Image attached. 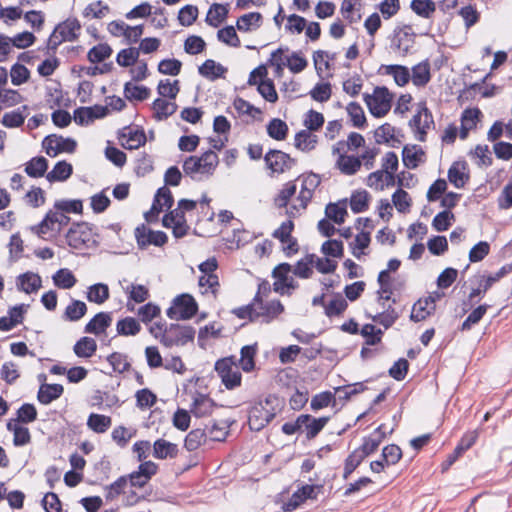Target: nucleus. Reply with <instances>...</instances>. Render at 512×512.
Instances as JSON below:
<instances>
[{
    "label": "nucleus",
    "instance_id": "1",
    "mask_svg": "<svg viewBox=\"0 0 512 512\" xmlns=\"http://www.w3.org/2000/svg\"><path fill=\"white\" fill-rule=\"evenodd\" d=\"M219 162L218 155L208 150L201 157L190 156L183 163V170L186 175L195 179V174L211 175Z\"/></svg>",
    "mask_w": 512,
    "mask_h": 512
},
{
    "label": "nucleus",
    "instance_id": "2",
    "mask_svg": "<svg viewBox=\"0 0 512 512\" xmlns=\"http://www.w3.org/2000/svg\"><path fill=\"white\" fill-rule=\"evenodd\" d=\"M275 416L276 411L273 407V399L269 396L251 407L248 416L249 427L253 431H261Z\"/></svg>",
    "mask_w": 512,
    "mask_h": 512
},
{
    "label": "nucleus",
    "instance_id": "3",
    "mask_svg": "<svg viewBox=\"0 0 512 512\" xmlns=\"http://www.w3.org/2000/svg\"><path fill=\"white\" fill-rule=\"evenodd\" d=\"M364 101L368 106L370 113L373 116L380 118L390 111L392 94L385 86L376 87L373 95H364Z\"/></svg>",
    "mask_w": 512,
    "mask_h": 512
},
{
    "label": "nucleus",
    "instance_id": "4",
    "mask_svg": "<svg viewBox=\"0 0 512 512\" xmlns=\"http://www.w3.org/2000/svg\"><path fill=\"white\" fill-rule=\"evenodd\" d=\"M198 311L195 299L189 294H181L173 299L172 306L166 311L172 320L191 319Z\"/></svg>",
    "mask_w": 512,
    "mask_h": 512
},
{
    "label": "nucleus",
    "instance_id": "5",
    "mask_svg": "<svg viewBox=\"0 0 512 512\" xmlns=\"http://www.w3.org/2000/svg\"><path fill=\"white\" fill-rule=\"evenodd\" d=\"M67 244L74 249L89 248L95 243L94 233L88 223H74L66 234Z\"/></svg>",
    "mask_w": 512,
    "mask_h": 512
},
{
    "label": "nucleus",
    "instance_id": "6",
    "mask_svg": "<svg viewBox=\"0 0 512 512\" xmlns=\"http://www.w3.org/2000/svg\"><path fill=\"white\" fill-rule=\"evenodd\" d=\"M195 330L191 326H182L179 324H170L165 328L161 343L170 348L173 346H184L188 342L193 341Z\"/></svg>",
    "mask_w": 512,
    "mask_h": 512
},
{
    "label": "nucleus",
    "instance_id": "7",
    "mask_svg": "<svg viewBox=\"0 0 512 512\" xmlns=\"http://www.w3.org/2000/svg\"><path fill=\"white\" fill-rule=\"evenodd\" d=\"M70 217L60 210H49L44 219L32 230L40 237H44L47 233H60L62 228L68 225Z\"/></svg>",
    "mask_w": 512,
    "mask_h": 512
},
{
    "label": "nucleus",
    "instance_id": "8",
    "mask_svg": "<svg viewBox=\"0 0 512 512\" xmlns=\"http://www.w3.org/2000/svg\"><path fill=\"white\" fill-rule=\"evenodd\" d=\"M215 370L227 389H233L241 383V373L231 358L220 359L215 363Z\"/></svg>",
    "mask_w": 512,
    "mask_h": 512
},
{
    "label": "nucleus",
    "instance_id": "9",
    "mask_svg": "<svg viewBox=\"0 0 512 512\" xmlns=\"http://www.w3.org/2000/svg\"><path fill=\"white\" fill-rule=\"evenodd\" d=\"M264 161L267 168L277 174L290 170L296 164V160L289 154L275 149H271L265 154Z\"/></svg>",
    "mask_w": 512,
    "mask_h": 512
},
{
    "label": "nucleus",
    "instance_id": "10",
    "mask_svg": "<svg viewBox=\"0 0 512 512\" xmlns=\"http://www.w3.org/2000/svg\"><path fill=\"white\" fill-rule=\"evenodd\" d=\"M42 145L48 156L56 157L62 152L73 153L76 150L77 143L72 138H63L52 134L44 138Z\"/></svg>",
    "mask_w": 512,
    "mask_h": 512
},
{
    "label": "nucleus",
    "instance_id": "11",
    "mask_svg": "<svg viewBox=\"0 0 512 512\" xmlns=\"http://www.w3.org/2000/svg\"><path fill=\"white\" fill-rule=\"evenodd\" d=\"M135 237L140 248L149 245L163 246L168 241V237L163 231H154L141 225L135 229Z\"/></svg>",
    "mask_w": 512,
    "mask_h": 512
},
{
    "label": "nucleus",
    "instance_id": "12",
    "mask_svg": "<svg viewBox=\"0 0 512 512\" xmlns=\"http://www.w3.org/2000/svg\"><path fill=\"white\" fill-rule=\"evenodd\" d=\"M108 114V107L94 105L91 107H79L74 110V121L81 126H87L96 119L104 118Z\"/></svg>",
    "mask_w": 512,
    "mask_h": 512
},
{
    "label": "nucleus",
    "instance_id": "13",
    "mask_svg": "<svg viewBox=\"0 0 512 512\" xmlns=\"http://www.w3.org/2000/svg\"><path fill=\"white\" fill-rule=\"evenodd\" d=\"M254 301L257 304V319L262 317L264 322H270L284 311V307L279 300L264 304L262 299L256 295Z\"/></svg>",
    "mask_w": 512,
    "mask_h": 512
},
{
    "label": "nucleus",
    "instance_id": "14",
    "mask_svg": "<svg viewBox=\"0 0 512 512\" xmlns=\"http://www.w3.org/2000/svg\"><path fill=\"white\" fill-rule=\"evenodd\" d=\"M414 36L410 25L397 28L394 30L393 46L396 50L401 51L403 55H406L414 43Z\"/></svg>",
    "mask_w": 512,
    "mask_h": 512
},
{
    "label": "nucleus",
    "instance_id": "15",
    "mask_svg": "<svg viewBox=\"0 0 512 512\" xmlns=\"http://www.w3.org/2000/svg\"><path fill=\"white\" fill-rule=\"evenodd\" d=\"M512 272V263L506 264L502 266L496 273L489 275L484 279L483 282L480 283V286L476 289H473L469 295V298L473 300L477 296L486 293L496 282H498L501 278Z\"/></svg>",
    "mask_w": 512,
    "mask_h": 512
},
{
    "label": "nucleus",
    "instance_id": "16",
    "mask_svg": "<svg viewBox=\"0 0 512 512\" xmlns=\"http://www.w3.org/2000/svg\"><path fill=\"white\" fill-rule=\"evenodd\" d=\"M121 144L126 149H138L146 143V135L143 130H132L126 127L120 134Z\"/></svg>",
    "mask_w": 512,
    "mask_h": 512
},
{
    "label": "nucleus",
    "instance_id": "17",
    "mask_svg": "<svg viewBox=\"0 0 512 512\" xmlns=\"http://www.w3.org/2000/svg\"><path fill=\"white\" fill-rule=\"evenodd\" d=\"M435 309L436 305L434 297L429 296L424 300L420 299L413 305L410 319L414 322L425 320L435 311Z\"/></svg>",
    "mask_w": 512,
    "mask_h": 512
},
{
    "label": "nucleus",
    "instance_id": "18",
    "mask_svg": "<svg viewBox=\"0 0 512 512\" xmlns=\"http://www.w3.org/2000/svg\"><path fill=\"white\" fill-rule=\"evenodd\" d=\"M112 323V316L108 312L97 313L85 326V333L100 335Z\"/></svg>",
    "mask_w": 512,
    "mask_h": 512
},
{
    "label": "nucleus",
    "instance_id": "19",
    "mask_svg": "<svg viewBox=\"0 0 512 512\" xmlns=\"http://www.w3.org/2000/svg\"><path fill=\"white\" fill-rule=\"evenodd\" d=\"M301 416H306V418L309 419L302 423V431L306 433V438L308 440L314 439L330 419L329 417L315 418L309 414H301Z\"/></svg>",
    "mask_w": 512,
    "mask_h": 512
},
{
    "label": "nucleus",
    "instance_id": "20",
    "mask_svg": "<svg viewBox=\"0 0 512 512\" xmlns=\"http://www.w3.org/2000/svg\"><path fill=\"white\" fill-rule=\"evenodd\" d=\"M228 6L229 4H212L207 12L205 22L217 28L227 18L229 13Z\"/></svg>",
    "mask_w": 512,
    "mask_h": 512
},
{
    "label": "nucleus",
    "instance_id": "21",
    "mask_svg": "<svg viewBox=\"0 0 512 512\" xmlns=\"http://www.w3.org/2000/svg\"><path fill=\"white\" fill-rule=\"evenodd\" d=\"M64 392L61 384H42L39 388L37 399L42 404H49L58 399Z\"/></svg>",
    "mask_w": 512,
    "mask_h": 512
},
{
    "label": "nucleus",
    "instance_id": "22",
    "mask_svg": "<svg viewBox=\"0 0 512 512\" xmlns=\"http://www.w3.org/2000/svg\"><path fill=\"white\" fill-rule=\"evenodd\" d=\"M214 406L215 403L211 398L198 394L193 401L191 413L198 418L205 417L212 413Z\"/></svg>",
    "mask_w": 512,
    "mask_h": 512
},
{
    "label": "nucleus",
    "instance_id": "23",
    "mask_svg": "<svg viewBox=\"0 0 512 512\" xmlns=\"http://www.w3.org/2000/svg\"><path fill=\"white\" fill-rule=\"evenodd\" d=\"M152 109L154 111L153 117L157 121H162L176 112L177 104L162 98H157L152 104Z\"/></svg>",
    "mask_w": 512,
    "mask_h": 512
},
{
    "label": "nucleus",
    "instance_id": "24",
    "mask_svg": "<svg viewBox=\"0 0 512 512\" xmlns=\"http://www.w3.org/2000/svg\"><path fill=\"white\" fill-rule=\"evenodd\" d=\"M178 454V446L164 439H158L153 444V456L156 459L175 458Z\"/></svg>",
    "mask_w": 512,
    "mask_h": 512
},
{
    "label": "nucleus",
    "instance_id": "25",
    "mask_svg": "<svg viewBox=\"0 0 512 512\" xmlns=\"http://www.w3.org/2000/svg\"><path fill=\"white\" fill-rule=\"evenodd\" d=\"M198 72L201 76L213 81L217 78L223 77L227 72V68L222 66L220 63H216L212 59H208L199 66Z\"/></svg>",
    "mask_w": 512,
    "mask_h": 512
},
{
    "label": "nucleus",
    "instance_id": "26",
    "mask_svg": "<svg viewBox=\"0 0 512 512\" xmlns=\"http://www.w3.org/2000/svg\"><path fill=\"white\" fill-rule=\"evenodd\" d=\"M361 159L356 156L341 154L336 162L337 168L345 175H354L361 168Z\"/></svg>",
    "mask_w": 512,
    "mask_h": 512
},
{
    "label": "nucleus",
    "instance_id": "27",
    "mask_svg": "<svg viewBox=\"0 0 512 512\" xmlns=\"http://www.w3.org/2000/svg\"><path fill=\"white\" fill-rule=\"evenodd\" d=\"M411 79L413 84L417 87H423L430 81V64L427 60L412 67Z\"/></svg>",
    "mask_w": 512,
    "mask_h": 512
},
{
    "label": "nucleus",
    "instance_id": "28",
    "mask_svg": "<svg viewBox=\"0 0 512 512\" xmlns=\"http://www.w3.org/2000/svg\"><path fill=\"white\" fill-rule=\"evenodd\" d=\"M55 29L56 32L64 37L65 41H74L78 37V31L81 29V25L77 19H67L58 24Z\"/></svg>",
    "mask_w": 512,
    "mask_h": 512
},
{
    "label": "nucleus",
    "instance_id": "29",
    "mask_svg": "<svg viewBox=\"0 0 512 512\" xmlns=\"http://www.w3.org/2000/svg\"><path fill=\"white\" fill-rule=\"evenodd\" d=\"M466 163H453L448 170V179L456 187L462 188L469 180V175L464 172Z\"/></svg>",
    "mask_w": 512,
    "mask_h": 512
},
{
    "label": "nucleus",
    "instance_id": "30",
    "mask_svg": "<svg viewBox=\"0 0 512 512\" xmlns=\"http://www.w3.org/2000/svg\"><path fill=\"white\" fill-rule=\"evenodd\" d=\"M73 172V167L66 161H59L54 168L46 175L49 182H61L67 180Z\"/></svg>",
    "mask_w": 512,
    "mask_h": 512
},
{
    "label": "nucleus",
    "instance_id": "31",
    "mask_svg": "<svg viewBox=\"0 0 512 512\" xmlns=\"http://www.w3.org/2000/svg\"><path fill=\"white\" fill-rule=\"evenodd\" d=\"M262 23V15L259 12H250L238 18L236 27L239 31L248 32L253 28H259Z\"/></svg>",
    "mask_w": 512,
    "mask_h": 512
},
{
    "label": "nucleus",
    "instance_id": "32",
    "mask_svg": "<svg viewBox=\"0 0 512 512\" xmlns=\"http://www.w3.org/2000/svg\"><path fill=\"white\" fill-rule=\"evenodd\" d=\"M116 331L121 336H135L141 331V325L137 319L125 317L117 322Z\"/></svg>",
    "mask_w": 512,
    "mask_h": 512
},
{
    "label": "nucleus",
    "instance_id": "33",
    "mask_svg": "<svg viewBox=\"0 0 512 512\" xmlns=\"http://www.w3.org/2000/svg\"><path fill=\"white\" fill-rule=\"evenodd\" d=\"M317 141L316 135H313L308 130H301L295 135L294 145L303 152H309L315 148Z\"/></svg>",
    "mask_w": 512,
    "mask_h": 512
},
{
    "label": "nucleus",
    "instance_id": "34",
    "mask_svg": "<svg viewBox=\"0 0 512 512\" xmlns=\"http://www.w3.org/2000/svg\"><path fill=\"white\" fill-rule=\"evenodd\" d=\"M74 353L81 358H90L97 350V343L93 338L82 337L74 345Z\"/></svg>",
    "mask_w": 512,
    "mask_h": 512
},
{
    "label": "nucleus",
    "instance_id": "35",
    "mask_svg": "<svg viewBox=\"0 0 512 512\" xmlns=\"http://www.w3.org/2000/svg\"><path fill=\"white\" fill-rule=\"evenodd\" d=\"M111 424V417L102 414L91 413L87 419L88 428L95 433H105Z\"/></svg>",
    "mask_w": 512,
    "mask_h": 512
},
{
    "label": "nucleus",
    "instance_id": "36",
    "mask_svg": "<svg viewBox=\"0 0 512 512\" xmlns=\"http://www.w3.org/2000/svg\"><path fill=\"white\" fill-rule=\"evenodd\" d=\"M48 169V161L43 156L32 158L25 167V172L32 178H39L44 176Z\"/></svg>",
    "mask_w": 512,
    "mask_h": 512
},
{
    "label": "nucleus",
    "instance_id": "37",
    "mask_svg": "<svg viewBox=\"0 0 512 512\" xmlns=\"http://www.w3.org/2000/svg\"><path fill=\"white\" fill-rule=\"evenodd\" d=\"M20 288L27 294L36 292L41 287V277L32 272H26L18 277Z\"/></svg>",
    "mask_w": 512,
    "mask_h": 512
},
{
    "label": "nucleus",
    "instance_id": "38",
    "mask_svg": "<svg viewBox=\"0 0 512 512\" xmlns=\"http://www.w3.org/2000/svg\"><path fill=\"white\" fill-rule=\"evenodd\" d=\"M410 8L416 15L429 19L436 11V4L433 0H412Z\"/></svg>",
    "mask_w": 512,
    "mask_h": 512
},
{
    "label": "nucleus",
    "instance_id": "39",
    "mask_svg": "<svg viewBox=\"0 0 512 512\" xmlns=\"http://www.w3.org/2000/svg\"><path fill=\"white\" fill-rule=\"evenodd\" d=\"M150 89L143 85H133L131 82H127L124 85V96L129 101H143L150 96Z\"/></svg>",
    "mask_w": 512,
    "mask_h": 512
},
{
    "label": "nucleus",
    "instance_id": "40",
    "mask_svg": "<svg viewBox=\"0 0 512 512\" xmlns=\"http://www.w3.org/2000/svg\"><path fill=\"white\" fill-rule=\"evenodd\" d=\"M385 74L392 75L398 86H405L410 80L409 69L402 65H386L382 67Z\"/></svg>",
    "mask_w": 512,
    "mask_h": 512
},
{
    "label": "nucleus",
    "instance_id": "41",
    "mask_svg": "<svg viewBox=\"0 0 512 512\" xmlns=\"http://www.w3.org/2000/svg\"><path fill=\"white\" fill-rule=\"evenodd\" d=\"M267 134L274 140L282 141L287 137L288 126L283 120L273 118L267 124Z\"/></svg>",
    "mask_w": 512,
    "mask_h": 512
},
{
    "label": "nucleus",
    "instance_id": "42",
    "mask_svg": "<svg viewBox=\"0 0 512 512\" xmlns=\"http://www.w3.org/2000/svg\"><path fill=\"white\" fill-rule=\"evenodd\" d=\"M52 278L55 286L60 289H70L77 282L74 274L67 268L59 269Z\"/></svg>",
    "mask_w": 512,
    "mask_h": 512
},
{
    "label": "nucleus",
    "instance_id": "43",
    "mask_svg": "<svg viewBox=\"0 0 512 512\" xmlns=\"http://www.w3.org/2000/svg\"><path fill=\"white\" fill-rule=\"evenodd\" d=\"M206 438V430L200 428L191 430L185 438L184 447L189 452L195 451L206 441Z\"/></svg>",
    "mask_w": 512,
    "mask_h": 512
},
{
    "label": "nucleus",
    "instance_id": "44",
    "mask_svg": "<svg viewBox=\"0 0 512 512\" xmlns=\"http://www.w3.org/2000/svg\"><path fill=\"white\" fill-rule=\"evenodd\" d=\"M423 155V150L421 148L417 149L416 145H414L412 148L405 146L402 151L403 164L409 169H415L421 161V156Z\"/></svg>",
    "mask_w": 512,
    "mask_h": 512
},
{
    "label": "nucleus",
    "instance_id": "45",
    "mask_svg": "<svg viewBox=\"0 0 512 512\" xmlns=\"http://www.w3.org/2000/svg\"><path fill=\"white\" fill-rule=\"evenodd\" d=\"M112 52V48L107 43H100L88 51L87 58L91 63H100L109 58Z\"/></svg>",
    "mask_w": 512,
    "mask_h": 512
},
{
    "label": "nucleus",
    "instance_id": "46",
    "mask_svg": "<svg viewBox=\"0 0 512 512\" xmlns=\"http://www.w3.org/2000/svg\"><path fill=\"white\" fill-rule=\"evenodd\" d=\"M109 298V288L106 284L97 283L89 287L87 299L97 304L104 303Z\"/></svg>",
    "mask_w": 512,
    "mask_h": 512
},
{
    "label": "nucleus",
    "instance_id": "47",
    "mask_svg": "<svg viewBox=\"0 0 512 512\" xmlns=\"http://www.w3.org/2000/svg\"><path fill=\"white\" fill-rule=\"evenodd\" d=\"M257 352V344L246 345L241 349L240 365L245 372H250L255 367L254 357Z\"/></svg>",
    "mask_w": 512,
    "mask_h": 512
},
{
    "label": "nucleus",
    "instance_id": "48",
    "mask_svg": "<svg viewBox=\"0 0 512 512\" xmlns=\"http://www.w3.org/2000/svg\"><path fill=\"white\" fill-rule=\"evenodd\" d=\"M87 312V306L83 301L73 300L65 309L64 317L69 321L80 320Z\"/></svg>",
    "mask_w": 512,
    "mask_h": 512
},
{
    "label": "nucleus",
    "instance_id": "49",
    "mask_svg": "<svg viewBox=\"0 0 512 512\" xmlns=\"http://www.w3.org/2000/svg\"><path fill=\"white\" fill-rule=\"evenodd\" d=\"M369 206V194L367 191H355L351 195L350 208L354 213H361L368 209Z\"/></svg>",
    "mask_w": 512,
    "mask_h": 512
},
{
    "label": "nucleus",
    "instance_id": "50",
    "mask_svg": "<svg viewBox=\"0 0 512 512\" xmlns=\"http://www.w3.org/2000/svg\"><path fill=\"white\" fill-rule=\"evenodd\" d=\"M123 289L128 294V299L135 303H142L149 298V290L144 285L129 284Z\"/></svg>",
    "mask_w": 512,
    "mask_h": 512
},
{
    "label": "nucleus",
    "instance_id": "51",
    "mask_svg": "<svg viewBox=\"0 0 512 512\" xmlns=\"http://www.w3.org/2000/svg\"><path fill=\"white\" fill-rule=\"evenodd\" d=\"M217 38L220 42L225 43L228 46L238 48L241 46L240 39L233 26H226L217 32Z\"/></svg>",
    "mask_w": 512,
    "mask_h": 512
},
{
    "label": "nucleus",
    "instance_id": "52",
    "mask_svg": "<svg viewBox=\"0 0 512 512\" xmlns=\"http://www.w3.org/2000/svg\"><path fill=\"white\" fill-rule=\"evenodd\" d=\"M346 110L354 127L363 128L365 126L366 117L362 107L357 102H350Z\"/></svg>",
    "mask_w": 512,
    "mask_h": 512
},
{
    "label": "nucleus",
    "instance_id": "53",
    "mask_svg": "<svg viewBox=\"0 0 512 512\" xmlns=\"http://www.w3.org/2000/svg\"><path fill=\"white\" fill-rule=\"evenodd\" d=\"M315 255L308 254L303 259L299 260L295 266L294 274L300 278H310L313 271L311 266L314 264Z\"/></svg>",
    "mask_w": 512,
    "mask_h": 512
},
{
    "label": "nucleus",
    "instance_id": "54",
    "mask_svg": "<svg viewBox=\"0 0 512 512\" xmlns=\"http://www.w3.org/2000/svg\"><path fill=\"white\" fill-rule=\"evenodd\" d=\"M107 361L112 366L114 372L123 373L131 367L127 355L120 352H113L107 357Z\"/></svg>",
    "mask_w": 512,
    "mask_h": 512
},
{
    "label": "nucleus",
    "instance_id": "55",
    "mask_svg": "<svg viewBox=\"0 0 512 512\" xmlns=\"http://www.w3.org/2000/svg\"><path fill=\"white\" fill-rule=\"evenodd\" d=\"M325 214L327 218L335 222L336 224H342L345 221V216L347 215V209L345 203L343 205L329 203L326 206Z\"/></svg>",
    "mask_w": 512,
    "mask_h": 512
},
{
    "label": "nucleus",
    "instance_id": "56",
    "mask_svg": "<svg viewBox=\"0 0 512 512\" xmlns=\"http://www.w3.org/2000/svg\"><path fill=\"white\" fill-rule=\"evenodd\" d=\"M455 220L454 214L449 210H444L439 212L432 221L433 228L438 232H443L448 230V228L452 225V222Z\"/></svg>",
    "mask_w": 512,
    "mask_h": 512
},
{
    "label": "nucleus",
    "instance_id": "57",
    "mask_svg": "<svg viewBox=\"0 0 512 512\" xmlns=\"http://www.w3.org/2000/svg\"><path fill=\"white\" fill-rule=\"evenodd\" d=\"M138 58L139 49L130 47L119 51L116 61L122 67H130L137 62Z\"/></svg>",
    "mask_w": 512,
    "mask_h": 512
},
{
    "label": "nucleus",
    "instance_id": "58",
    "mask_svg": "<svg viewBox=\"0 0 512 512\" xmlns=\"http://www.w3.org/2000/svg\"><path fill=\"white\" fill-rule=\"evenodd\" d=\"M348 307L347 301L340 295L337 294L326 306L325 314L328 317L341 315Z\"/></svg>",
    "mask_w": 512,
    "mask_h": 512
},
{
    "label": "nucleus",
    "instance_id": "59",
    "mask_svg": "<svg viewBox=\"0 0 512 512\" xmlns=\"http://www.w3.org/2000/svg\"><path fill=\"white\" fill-rule=\"evenodd\" d=\"M157 91L160 96L175 99L180 91L179 81L175 80L171 82L169 79L160 80Z\"/></svg>",
    "mask_w": 512,
    "mask_h": 512
},
{
    "label": "nucleus",
    "instance_id": "60",
    "mask_svg": "<svg viewBox=\"0 0 512 512\" xmlns=\"http://www.w3.org/2000/svg\"><path fill=\"white\" fill-rule=\"evenodd\" d=\"M489 305L483 304L475 308L462 323L461 330L467 331L471 327L480 322L483 316L486 314Z\"/></svg>",
    "mask_w": 512,
    "mask_h": 512
},
{
    "label": "nucleus",
    "instance_id": "61",
    "mask_svg": "<svg viewBox=\"0 0 512 512\" xmlns=\"http://www.w3.org/2000/svg\"><path fill=\"white\" fill-rule=\"evenodd\" d=\"M257 90L261 94V96L271 102L274 103L278 100V95L275 90V86L273 84V81L270 79L266 80H260V82L257 84Z\"/></svg>",
    "mask_w": 512,
    "mask_h": 512
},
{
    "label": "nucleus",
    "instance_id": "62",
    "mask_svg": "<svg viewBox=\"0 0 512 512\" xmlns=\"http://www.w3.org/2000/svg\"><path fill=\"white\" fill-rule=\"evenodd\" d=\"M198 17V8L194 5L182 7L178 13V20L182 26H191Z\"/></svg>",
    "mask_w": 512,
    "mask_h": 512
},
{
    "label": "nucleus",
    "instance_id": "63",
    "mask_svg": "<svg viewBox=\"0 0 512 512\" xmlns=\"http://www.w3.org/2000/svg\"><path fill=\"white\" fill-rule=\"evenodd\" d=\"M182 67V62L178 59H164L158 64V71L164 75L177 76Z\"/></svg>",
    "mask_w": 512,
    "mask_h": 512
},
{
    "label": "nucleus",
    "instance_id": "64",
    "mask_svg": "<svg viewBox=\"0 0 512 512\" xmlns=\"http://www.w3.org/2000/svg\"><path fill=\"white\" fill-rule=\"evenodd\" d=\"M109 12L108 5L104 4L102 1H96L90 3L83 11L84 17H91L96 19H101L105 17V15Z\"/></svg>",
    "mask_w": 512,
    "mask_h": 512
}]
</instances>
